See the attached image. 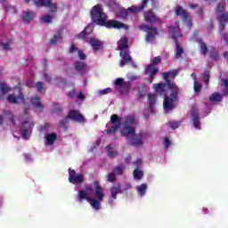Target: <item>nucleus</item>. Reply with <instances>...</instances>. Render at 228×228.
Instances as JSON below:
<instances>
[{
    "label": "nucleus",
    "instance_id": "nucleus-1",
    "mask_svg": "<svg viewBox=\"0 0 228 228\" xmlns=\"http://www.w3.org/2000/svg\"><path fill=\"white\" fill-rule=\"evenodd\" d=\"M136 124H138V119H136L134 115L126 116L120 134L124 138L131 136V145L134 147H140L143 145V135L142 133L136 134V128L134 126H136Z\"/></svg>",
    "mask_w": 228,
    "mask_h": 228
},
{
    "label": "nucleus",
    "instance_id": "nucleus-2",
    "mask_svg": "<svg viewBox=\"0 0 228 228\" xmlns=\"http://www.w3.org/2000/svg\"><path fill=\"white\" fill-rule=\"evenodd\" d=\"M136 124H138V119H136L134 115L126 116L120 134L124 138L131 136V145L134 147H140L143 145V135L142 133L136 134V128L134 126H136Z\"/></svg>",
    "mask_w": 228,
    "mask_h": 228
},
{
    "label": "nucleus",
    "instance_id": "nucleus-3",
    "mask_svg": "<svg viewBox=\"0 0 228 228\" xmlns=\"http://www.w3.org/2000/svg\"><path fill=\"white\" fill-rule=\"evenodd\" d=\"M94 186L96 199L86 196L85 191H79L78 202H83L84 200H86V202L90 203V206L93 209H95V211H99V209H101V202L104 200V191L102 190V187L101 186V183H99V181H95L94 183Z\"/></svg>",
    "mask_w": 228,
    "mask_h": 228
},
{
    "label": "nucleus",
    "instance_id": "nucleus-4",
    "mask_svg": "<svg viewBox=\"0 0 228 228\" xmlns=\"http://www.w3.org/2000/svg\"><path fill=\"white\" fill-rule=\"evenodd\" d=\"M179 75V69H173L171 71H167L163 73L164 81L167 83V90L171 91V97L172 98H166V107L170 106L169 102H172V101H175L177 99V95H179V92L181 89L177 85H175V82L171 81L170 77H175Z\"/></svg>",
    "mask_w": 228,
    "mask_h": 228
},
{
    "label": "nucleus",
    "instance_id": "nucleus-5",
    "mask_svg": "<svg viewBox=\"0 0 228 228\" xmlns=\"http://www.w3.org/2000/svg\"><path fill=\"white\" fill-rule=\"evenodd\" d=\"M153 88H154L157 95H162L164 97L163 108H164L165 111H167V113H168V111H172V110H174L175 108V102H177V101H179V94H176V99L172 100V102H169V106L167 107V105L165 103V102H167V97L168 99H172V93H170V94L168 96V94L167 92V88H168V83L161 82V83H158V84H153Z\"/></svg>",
    "mask_w": 228,
    "mask_h": 228
},
{
    "label": "nucleus",
    "instance_id": "nucleus-6",
    "mask_svg": "<svg viewBox=\"0 0 228 228\" xmlns=\"http://www.w3.org/2000/svg\"><path fill=\"white\" fill-rule=\"evenodd\" d=\"M147 3H149V0H142V4L139 6L132 5L127 9H121L118 12V17L120 19H127L131 13H138V12H142L145 6H147ZM151 5L153 8H158V2L156 0H152Z\"/></svg>",
    "mask_w": 228,
    "mask_h": 228
},
{
    "label": "nucleus",
    "instance_id": "nucleus-7",
    "mask_svg": "<svg viewBox=\"0 0 228 228\" xmlns=\"http://www.w3.org/2000/svg\"><path fill=\"white\" fill-rule=\"evenodd\" d=\"M28 111H29V107H25L24 116L20 120L21 124L20 131L23 140H26V138L31 134L33 127L35 126V123L29 122V113Z\"/></svg>",
    "mask_w": 228,
    "mask_h": 228
},
{
    "label": "nucleus",
    "instance_id": "nucleus-8",
    "mask_svg": "<svg viewBox=\"0 0 228 228\" xmlns=\"http://www.w3.org/2000/svg\"><path fill=\"white\" fill-rule=\"evenodd\" d=\"M221 86H223L222 94L213 93L209 97L210 102H222L224 101V97H227L228 95V80L225 78L221 79Z\"/></svg>",
    "mask_w": 228,
    "mask_h": 228
},
{
    "label": "nucleus",
    "instance_id": "nucleus-9",
    "mask_svg": "<svg viewBox=\"0 0 228 228\" xmlns=\"http://www.w3.org/2000/svg\"><path fill=\"white\" fill-rule=\"evenodd\" d=\"M91 19L94 24L99 26L100 20L106 17V13L102 12V7L100 4L94 5L90 12Z\"/></svg>",
    "mask_w": 228,
    "mask_h": 228
},
{
    "label": "nucleus",
    "instance_id": "nucleus-10",
    "mask_svg": "<svg viewBox=\"0 0 228 228\" xmlns=\"http://www.w3.org/2000/svg\"><path fill=\"white\" fill-rule=\"evenodd\" d=\"M35 5L37 8H48L51 14L58 12V4L53 2V0H36Z\"/></svg>",
    "mask_w": 228,
    "mask_h": 228
},
{
    "label": "nucleus",
    "instance_id": "nucleus-11",
    "mask_svg": "<svg viewBox=\"0 0 228 228\" xmlns=\"http://www.w3.org/2000/svg\"><path fill=\"white\" fill-rule=\"evenodd\" d=\"M107 16L104 19L99 20L100 24L98 26H104L107 29H121V28H127L126 24L117 20H106Z\"/></svg>",
    "mask_w": 228,
    "mask_h": 228
},
{
    "label": "nucleus",
    "instance_id": "nucleus-12",
    "mask_svg": "<svg viewBox=\"0 0 228 228\" xmlns=\"http://www.w3.org/2000/svg\"><path fill=\"white\" fill-rule=\"evenodd\" d=\"M139 29H141V31H144V33H147L146 40L148 42H150V40H154L158 35V28L156 27L142 24L139 25Z\"/></svg>",
    "mask_w": 228,
    "mask_h": 228
},
{
    "label": "nucleus",
    "instance_id": "nucleus-13",
    "mask_svg": "<svg viewBox=\"0 0 228 228\" xmlns=\"http://www.w3.org/2000/svg\"><path fill=\"white\" fill-rule=\"evenodd\" d=\"M69 181L71 184H83L85 183V175L76 173V170L69 168Z\"/></svg>",
    "mask_w": 228,
    "mask_h": 228
},
{
    "label": "nucleus",
    "instance_id": "nucleus-14",
    "mask_svg": "<svg viewBox=\"0 0 228 228\" xmlns=\"http://www.w3.org/2000/svg\"><path fill=\"white\" fill-rule=\"evenodd\" d=\"M110 124L114 125L110 128L105 130L106 134H115V133H117V131L120 127L121 123L118 115L112 114L110 116Z\"/></svg>",
    "mask_w": 228,
    "mask_h": 228
},
{
    "label": "nucleus",
    "instance_id": "nucleus-15",
    "mask_svg": "<svg viewBox=\"0 0 228 228\" xmlns=\"http://www.w3.org/2000/svg\"><path fill=\"white\" fill-rule=\"evenodd\" d=\"M143 19L147 24H161V19L156 16L154 11L148 10L143 13Z\"/></svg>",
    "mask_w": 228,
    "mask_h": 228
},
{
    "label": "nucleus",
    "instance_id": "nucleus-16",
    "mask_svg": "<svg viewBox=\"0 0 228 228\" xmlns=\"http://www.w3.org/2000/svg\"><path fill=\"white\" fill-rule=\"evenodd\" d=\"M115 85L116 86H119V92L121 94H129L131 91V82H124V78H116Z\"/></svg>",
    "mask_w": 228,
    "mask_h": 228
},
{
    "label": "nucleus",
    "instance_id": "nucleus-17",
    "mask_svg": "<svg viewBox=\"0 0 228 228\" xmlns=\"http://www.w3.org/2000/svg\"><path fill=\"white\" fill-rule=\"evenodd\" d=\"M191 117L193 127H195V129L200 130L201 129L200 116L199 114V110H197V109L195 108H192L191 110Z\"/></svg>",
    "mask_w": 228,
    "mask_h": 228
},
{
    "label": "nucleus",
    "instance_id": "nucleus-18",
    "mask_svg": "<svg viewBox=\"0 0 228 228\" xmlns=\"http://www.w3.org/2000/svg\"><path fill=\"white\" fill-rule=\"evenodd\" d=\"M68 118H69L70 120H74V122L83 123L86 121L85 116H83L81 112H79V110H69V112L68 113Z\"/></svg>",
    "mask_w": 228,
    "mask_h": 228
},
{
    "label": "nucleus",
    "instance_id": "nucleus-19",
    "mask_svg": "<svg viewBox=\"0 0 228 228\" xmlns=\"http://www.w3.org/2000/svg\"><path fill=\"white\" fill-rule=\"evenodd\" d=\"M119 56L121 57L119 67H126L127 63H133V58L129 54V50L120 52Z\"/></svg>",
    "mask_w": 228,
    "mask_h": 228
},
{
    "label": "nucleus",
    "instance_id": "nucleus-20",
    "mask_svg": "<svg viewBox=\"0 0 228 228\" xmlns=\"http://www.w3.org/2000/svg\"><path fill=\"white\" fill-rule=\"evenodd\" d=\"M7 101L10 102V104H17L19 101H24V94H22V89L20 88V86H18V96L15 94H9L7 96Z\"/></svg>",
    "mask_w": 228,
    "mask_h": 228
},
{
    "label": "nucleus",
    "instance_id": "nucleus-21",
    "mask_svg": "<svg viewBox=\"0 0 228 228\" xmlns=\"http://www.w3.org/2000/svg\"><path fill=\"white\" fill-rule=\"evenodd\" d=\"M74 69L80 76H86V74H88V65L86 62L83 61H76L74 63Z\"/></svg>",
    "mask_w": 228,
    "mask_h": 228
},
{
    "label": "nucleus",
    "instance_id": "nucleus-22",
    "mask_svg": "<svg viewBox=\"0 0 228 228\" xmlns=\"http://www.w3.org/2000/svg\"><path fill=\"white\" fill-rule=\"evenodd\" d=\"M169 33L175 44H177V39L181 37V28L179 27V21H175V26L170 27Z\"/></svg>",
    "mask_w": 228,
    "mask_h": 228
},
{
    "label": "nucleus",
    "instance_id": "nucleus-23",
    "mask_svg": "<svg viewBox=\"0 0 228 228\" xmlns=\"http://www.w3.org/2000/svg\"><path fill=\"white\" fill-rule=\"evenodd\" d=\"M146 72L150 73V77L148 78V83L151 85L154 81V76L158 74V68L156 66H151V64L146 66Z\"/></svg>",
    "mask_w": 228,
    "mask_h": 228
},
{
    "label": "nucleus",
    "instance_id": "nucleus-24",
    "mask_svg": "<svg viewBox=\"0 0 228 228\" xmlns=\"http://www.w3.org/2000/svg\"><path fill=\"white\" fill-rule=\"evenodd\" d=\"M89 35H92V28L90 26H86L83 31L76 35V39L77 40H86V37Z\"/></svg>",
    "mask_w": 228,
    "mask_h": 228
},
{
    "label": "nucleus",
    "instance_id": "nucleus-25",
    "mask_svg": "<svg viewBox=\"0 0 228 228\" xmlns=\"http://www.w3.org/2000/svg\"><path fill=\"white\" fill-rule=\"evenodd\" d=\"M118 193H124V191H122V185L120 183H116L111 187V199H113V200H116L117 195H118Z\"/></svg>",
    "mask_w": 228,
    "mask_h": 228
},
{
    "label": "nucleus",
    "instance_id": "nucleus-26",
    "mask_svg": "<svg viewBox=\"0 0 228 228\" xmlns=\"http://www.w3.org/2000/svg\"><path fill=\"white\" fill-rule=\"evenodd\" d=\"M89 44L93 47V51H101L102 49V41L94 37L89 38Z\"/></svg>",
    "mask_w": 228,
    "mask_h": 228
},
{
    "label": "nucleus",
    "instance_id": "nucleus-27",
    "mask_svg": "<svg viewBox=\"0 0 228 228\" xmlns=\"http://www.w3.org/2000/svg\"><path fill=\"white\" fill-rule=\"evenodd\" d=\"M1 4H3L4 11L7 13H17V7L8 4V0H0Z\"/></svg>",
    "mask_w": 228,
    "mask_h": 228
},
{
    "label": "nucleus",
    "instance_id": "nucleus-28",
    "mask_svg": "<svg viewBox=\"0 0 228 228\" xmlns=\"http://www.w3.org/2000/svg\"><path fill=\"white\" fill-rule=\"evenodd\" d=\"M128 39L127 37H122L118 42V51H127V47H129L128 45Z\"/></svg>",
    "mask_w": 228,
    "mask_h": 228
},
{
    "label": "nucleus",
    "instance_id": "nucleus-29",
    "mask_svg": "<svg viewBox=\"0 0 228 228\" xmlns=\"http://www.w3.org/2000/svg\"><path fill=\"white\" fill-rule=\"evenodd\" d=\"M176 15L182 16L183 20H188L190 19V12H186V10L183 9L181 5H178L176 8Z\"/></svg>",
    "mask_w": 228,
    "mask_h": 228
},
{
    "label": "nucleus",
    "instance_id": "nucleus-30",
    "mask_svg": "<svg viewBox=\"0 0 228 228\" xmlns=\"http://www.w3.org/2000/svg\"><path fill=\"white\" fill-rule=\"evenodd\" d=\"M217 20L219 21V26L222 30L225 29V24L228 22V12L223 13L217 17Z\"/></svg>",
    "mask_w": 228,
    "mask_h": 228
},
{
    "label": "nucleus",
    "instance_id": "nucleus-31",
    "mask_svg": "<svg viewBox=\"0 0 228 228\" xmlns=\"http://www.w3.org/2000/svg\"><path fill=\"white\" fill-rule=\"evenodd\" d=\"M148 99L150 101V110L151 111V113H156V109H154V106H156L157 102L156 94H149Z\"/></svg>",
    "mask_w": 228,
    "mask_h": 228
},
{
    "label": "nucleus",
    "instance_id": "nucleus-32",
    "mask_svg": "<svg viewBox=\"0 0 228 228\" xmlns=\"http://www.w3.org/2000/svg\"><path fill=\"white\" fill-rule=\"evenodd\" d=\"M33 17H35V12L25 11L23 12L22 20L23 22H26L27 24H29L33 20Z\"/></svg>",
    "mask_w": 228,
    "mask_h": 228
},
{
    "label": "nucleus",
    "instance_id": "nucleus-33",
    "mask_svg": "<svg viewBox=\"0 0 228 228\" xmlns=\"http://www.w3.org/2000/svg\"><path fill=\"white\" fill-rule=\"evenodd\" d=\"M57 138L58 136L54 133L47 134L45 136L46 143L48 145H54V142H56Z\"/></svg>",
    "mask_w": 228,
    "mask_h": 228
},
{
    "label": "nucleus",
    "instance_id": "nucleus-34",
    "mask_svg": "<svg viewBox=\"0 0 228 228\" xmlns=\"http://www.w3.org/2000/svg\"><path fill=\"white\" fill-rule=\"evenodd\" d=\"M197 42H199V49L201 53V54H208V45L202 41V39H197Z\"/></svg>",
    "mask_w": 228,
    "mask_h": 228
},
{
    "label": "nucleus",
    "instance_id": "nucleus-35",
    "mask_svg": "<svg viewBox=\"0 0 228 228\" xmlns=\"http://www.w3.org/2000/svg\"><path fill=\"white\" fill-rule=\"evenodd\" d=\"M106 151H107V155L109 156V158H117V156H118V153L117 152V151L113 150V145L109 144L106 147Z\"/></svg>",
    "mask_w": 228,
    "mask_h": 228
},
{
    "label": "nucleus",
    "instance_id": "nucleus-36",
    "mask_svg": "<svg viewBox=\"0 0 228 228\" xmlns=\"http://www.w3.org/2000/svg\"><path fill=\"white\" fill-rule=\"evenodd\" d=\"M31 104L32 106H35V108H38L39 110H44V105L42 104V102L40 101L39 97L32 98Z\"/></svg>",
    "mask_w": 228,
    "mask_h": 228
},
{
    "label": "nucleus",
    "instance_id": "nucleus-37",
    "mask_svg": "<svg viewBox=\"0 0 228 228\" xmlns=\"http://www.w3.org/2000/svg\"><path fill=\"white\" fill-rule=\"evenodd\" d=\"M136 191L140 197H143V195H145V193L147 192V183H142L137 186Z\"/></svg>",
    "mask_w": 228,
    "mask_h": 228
},
{
    "label": "nucleus",
    "instance_id": "nucleus-38",
    "mask_svg": "<svg viewBox=\"0 0 228 228\" xmlns=\"http://www.w3.org/2000/svg\"><path fill=\"white\" fill-rule=\"evenodd\" d=\"M0 91L4 94H10V92H12V87L7 86V84L5 82H1L0 83Z\"/></svg>",
    "mask_w": 228,
    "mask_h": 228
},
{
    "label": "nucleus",
    "instance_id": "nucleus-39",
    "mask_svg": "<svg viewBox=\"0 0 228 228\" xmlns=\"http://www.w3.org/2000/svg\"><path fill=\"white\" fill-rule=\"evenodd\" d=\"M61 32H58L56 35L53 37V38L50 39V44H58V42H61Z\"/></svg>",
    "mask_w": 228,
    "mask_h": 228
},
{
    "label": "nucleus",
    "instance_id": "nucleus-40",
    "mask_svg": "<svg viewBox=\"0 0 228 228\" xmlns=\"http://www.w3.org/2000/svg\"><path fill=\"white\" fill-rule=\"evenodd\" d=\"M124 170H126V166L121 165L114 167L113 173L116 174V175H122V174H124Z\"/></svg>",
    "mask_w": 228,
    "mask_h": 228
},
{
    "label": "nucleus",
    "instance_id": "nucleus-41",
    "mask_svg": "<svg viewBox=\"0 0 228 228\" xmlns=\"http://www.w3.org/2000/svg\"><path fill=\"white\" fill-rule=\"evenodd\" d=\"M36 88L39 94H45V87L44 86V83L42 82H37L36 83Z\"/></svg>",
    "mask_w": 228,
    "mask_h": 228
},
{
    "label": "nucleus",
    "instance_id": "nucleus-42",
    "mask_svg": "<svg viewBox=\"0 0 228 228\" xmlns=\"http://www.w3.org/2000/svg\"><path fill=\"white\" fill-rule=\"evenodd\" d=\"M134 177L137 181H140V179H142V177H143V171H142L140 169L134 170Z\"/></svg>",
    "mask_w": 228,
    "mask_h": 228
},
{
    "label": "nucleus",
    "instance_id": "nucleus-43",
    "mask_svg": "<svg viewBox=\"0 0 228 228\" xmlns=\"http://www.w3.org/2000/svg\"><path fill=\"white\" fill-rule=\"evenodd\" d=\"M183 53H184V50L181 47L179 43H176V58H181V56H183Z\"/></svg>",
    "mask_w": 228,
    "mask_h": 228
},
{
    "label": "nucleus",
    "instance_id": "nucleus-44",
    "mask_svg": "<svg viewBox=\"0 0 228 228\" xmlns=\"http://www.w3.org/2000/svg\"><path fill=\"white\" fill-rule=\"evenodd\" d=\"M53 19H54V17L51 15H45L41 18V22H44V24H49L50 22L53 21Z\"/></svg>",
    "mask_w": 228,
    "mask_h": 228
},
{
    "label": "nucleus",
    "instance_id": "nucleus-45",
    "mask_svg": "<svg viewBox=\"0 0 228 228\" xmlns=\"http://www.w3.org/2000/svg\"><path fill=\"white\" fill-rule=\"evenodd\" d=\"M216 12L217 13H224V12H225V2H221L218 4Z\"/></svg>",
    "mask_w": 228,
    "mask_h": 228
},
{
    "label": "nucleus",
    "instance_id": "nucleus-46",
    "mask_svg": "<svg viewBox=\"0 0 228 228\" xmlns=\"http://www.w3.org/2000/svg\"><path fill=\"white\" fill-rule=\"evenodd\" d=\"M69 120H70V118H69V115H68L65 118L60 121V127H62V128L67 127V126H69Z\"/></svg>",
    "mask_w": 228,
    "mask_h": 228
},
{
    "label": "nucleus",
    "instance_id": "nucleus-47",
    "mask_svg": "<svg viewBox=\"0 0 228 228\" xmlns=\"http://www.w3.org/2000/svg\"><path fill=\"white\" fill-rule=\"evenodd\" d=\"M209 56L212 60H218V58H220V56L218 55V52H216V48H212Z\"/></svg>",
    "mask_w": 228,
    "mask_h": 228
},
{
    "label": "nucleus",
    "instance_id": "nucleus-48",
    "mask_svg": "<svg viewBox=\"0 0 228 228\" xmlns=\"http://www.w3.org/2000/svg\"><path fill=\"white\" fill-rule=\"evenodd\" d=\"M200 90H202V85L199 82L194 81V92L195 94H200Z\"/></svg>",
    "mask_w": 228,
    "mask_h": 228
},
{
    "label": "nucleus",
    "instance_id": "nucleus-49",
    "mask_svg": "<svg viewBox=\"0 0 228 228\" xmlns=\"http://www.w3.org/2000/svg\"><path fill=\"white\" fill-rule=\"evenodd\" d=\"M210 77H211V76H210L209 70H206L203 74V78H204V81H205V85H208L209 83Z\"/></svg>",
    "mask_w": 228,
    "mask_h": 228
},
{
    "label": "nucleus",
    "instance_id": "nucleus-50",
    "mask_svg": "<svg viewBox=\"0 0 228 228\" xmlns=\"http://www.w3.org/2000/svg\"><path fill=\"white\" fill-rule=\"evenodd\" d=\"M169 126H170L171 129H177L181 126V121L169 122Z\"/></svg>",
    "mask_w": 228,
    "mask_h": 228
},
{
    "label": "nucleus",
    "instance_id": "nucleus-51",
    "mask_svg": "<svg viewBox=\"0 0 228 228\" xmlns=\"http://www.w3.org/2000/svg\"><path fill=\"white\" fill-rule=\"evenodd\" d=\"M81 49L77 48L76 45L71 44L69 47V54H74V53H79Z\"/></svg>",
    "mask_w": 228,
    "mask_h": 228
},
{
    "label": "nucleus",
    "instance_id": "nucleus-52",
    "mask_svg": "<svg viewBox=\"0 0 228 228\" xmlns=\"http://www.w3.org/2000/svg\"><path fill=\"white\" fill-rule=\"evenodd\" d=\"M161 63V57L160 56H157L153 59L152 62L150 64L152 67H156V65Z\"/></svg>",
    "mask_w": 228,
    "mask_h": 228
},
{
    "label": "nucleus",
    "instance_id": "nucleus-53",
    "mask_svg": "<svg viewBox=\"0 0 228 228\" xmlns=\"http://www.w3.org/2000/svg\"><path fill=\"white\" fill-rule=\"evenodd\" d=\"M108 181L110 183H115V181H117V176H115V174L114 173H110L108 175Z\"/></svg>",
    "mask_w": 228,
    "mask_h": 228
},
{
    "label": "nucleus",
    "instance_id": "nucleus-54",
    "mask_svg": "<svg viewBox=\"0 0 228 228\" xmlns=\"http://www.w3.org/2000/svg\"><path fill=\"white\" fill-rule=\"evenodd\" d=\"M170 145H172V142H170V139H168V137H165L164 138V147L166 149H168V147H170Z\"/></svg>",
    "mask_w": 228,
    "mask_h": 228
},
{
    "label": "nucleus",
    "instance_id": "nucleus-55",
    "mask_svg": "<svg viewBox=\"0 0 228 228\" xmlns=\"http://www.w3.org/2000/svg\"><path fill=\"white\" fill-rule=\"evenodd\" d=\"M77 54H78L79 60H82V61L86 60V54H85V53H83L82 50H78Z\"/></svg>",
    "mask_w": 228,
    "mask_h": 228
},
{
    "label": "nucleus",
    "instance_id": "nucleus-56",
    "mask_svg": "<svg viewBox=\"0 0 228 228\" xmlns=\"http://www.w3.org/2000/svg\"><path fill=\"white\" fill-rule=\"evenodd\" d=\"M111 88L108 87L100 91V95H107V94H110Z\"/></svg>",
    "mask_w": 228,
    "mask_h": 228
},
{
    "label": "nucleus",
    "instance_id": "nucleus-57",
    "mask_svg": "<svg viewBox=\"0 0 228 228\" xmlns=\"http://www.w3.org/2000/svg\"><path fill=\"white\" fill-rule=\"evenodd\" d=\"M0 45H3L4 51H10V44L0 42Z\"/></svg>",
    "mask_w": 228,
    "mask_h": 228
},
{
    "label": "nucleus",
    "instance_id": "nucleus-58",
    "mask_svg": "<svg viewBox=\"0 0 228 228\" xmlns=\"http://www.w3.org/2000/svg\"><path fill=\"white\" fill-rule=\"evenodd\" d=\"M80 191H86V197L88 195V193L93 191L92 187H86V190H81Z\"/></svg>",
    "mask_w": 228,
    "mask_h": 228
},
{
    "label": "nucleus",
    "instance_id": "nucleus-59",
    "mask_svg": "<svg viewBox=\"0 0 228 228\" xmlns=\"http://www.w3.org/2000/svg\"><path fill=\"white\" fill-rule=\"evenodd\" d=\"M9 119L14 126H17V123L15 122V117H13V115L10 116Z\"/></svg>",
    "mask_w": 228,
    "mask_h": 228
},
{
    "label": "nucleus",
    "instance_id": "nucleus-60",
    "mask_svg": "<svg viewBox=\"0 0 228 228\" xmlns=\"http://www.w3.org/2000/svg\"><path fill=\"white\" fill-rule=\"evenodd\" d=\"M69 97H70V99H74V97H76V91H69Z\"/></svg>",
    "mask_w": 228,
    "mask_h": 228
},
{
    "label": "nucleus",
    "instance_id": "nucleus-61",
    "mask_svg": "<svg viewBox=\"0 0 228 228\" xmlns=\"http://www.w3.org/2000/svg\"><path fill=\"white\" fill-rule=\"evenodd\" d=\"M77 99H79L80 101H85V94H83V93H79L78 94H77Z\"/></svg>",
    "mask_w": 228,
    "mask_h": 228
},
{
    "label": "nucleus",
    "instance_id": "nucleus-62",
    "mask_svg": "<svg viewBox=\"0 0 228 228\" xmlns=\"http://www.w3.org/2000/svg\"><path fill=\"white\" fill-rule=\"evenodd\" d=\"M125 163L126 165H129V163H131V155H128L126 159H125Z\"/></svg>",
    "mask_w": 228,
    "mask_h": 228
},
{
    "label": "nucleus",
    "instance_id": "nucleus-63",
    "mask_svg": "<svg viewBox=\"0 0 228 228\" xmlns=\"http://www.w3.org/2000/svg\"><path fill=\"white\" fill-rule=\"evenodd\" d=\"M134 165H135V167H137V168H138V167H140V166L142 165V159H138L134 162Z\"/></svg>",
    "mask_w": 228,
    "mask_h": 228
},
{
    "label": "nucleus",
    "instance_id": "nucleus-64",
    "mask_svg": "<svg viewBox=\"0 0 228 228\" xmlns=\"http://www.w3.org/2000/svg\"><path fill=\"white\" fill-rule=\"evenodd\" d=\"M24 158H25L26 161H31V155H29V154H25Z\"/></svg>",
    "mask_w": 228,
    "mask_h": 228
}]
</instances>
